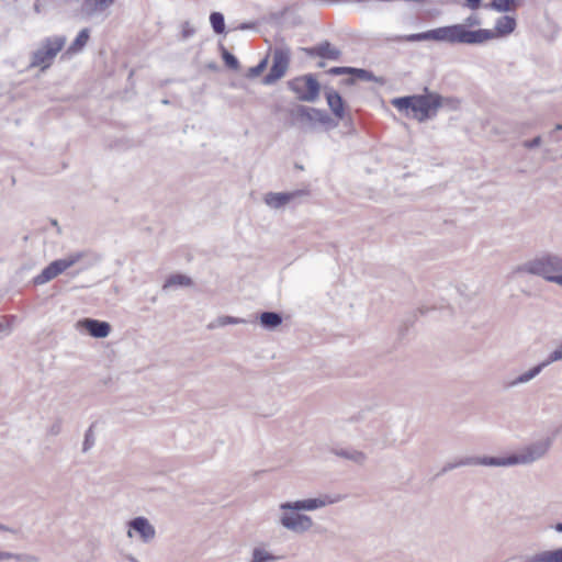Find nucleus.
<instances>
[{"mask_svg": "<svg viewBox=\"0 0 562 562\" xmlns=\"http://www.w3.org/2000/svg\"><path fill=\"white\" fill-rule=\"evenodd\" d=\"M542 143V138L541 136H536L531 139H526L522 142V146L527 149H533V148H537L541 145Z\"/></svg>", "mask_w": 562, "mask_h": 562, "instance_id": "obj_37", "label": "nucleus"}, {"mask_svg": "<svg viewBox=\"0 0 562 562\" xmlns=\"http://www.w3.org/2000/svg\"><path fill=\"white\" fill-rule=\"evenodd\" d=\"M480 24H481V19L476 14H471L470 16H468L465 19V23L463 25L465 26V29H468V26H474V25H480Z\"/></svg>", "mask_w": 562, "mask_h": 562, "instance_id": "obj_40", "label": "nucleus"}, {"mask_svg": "<svg viewBox=\"0 0 562 562\" xmlns=\"http://www.w3.org/2000/svg\"><path fill=\"white\" fill-rule=\"evenodd\" d=\"M288 88L294 92L296 99L302 102H315L322 89L321 83L313 74L297 76L289 80Z\"/></svg>", "mask_w": 562, "mask_h": 562, "instance_id": "obj_7", "label": "nucleus"}, {"mask_svg": "<svg viewBox=\"0 0 562 562\" xmlns=\"http://www.w3.org/2000/svg\"><path fill=\"white\" fill-rule=\"evenodd\" d=\"M562 131V124H557L554 130H552L549 134V137L553 142H560V137L557 135V132Z\"/></svg>", "mask_w": 562, "mask_h": 562, "instance_id": "obj_41", "label": "nucleus"}, {"mask_svg": "<svg viewBox=\"0 0 562 562\" xmlns=\"http://www.w3.org/2000/svg\"><path fill=\"white\" fill-rule=\"evenodd\" d=\"M128 527L127 536L131 538L133 536L132 531H135L139 535V538L144 543L150 542L156 536L154 526L147 518L142 516L131 519L128 521Z\"/></svg>", "mask_w": 562, "mask_h": 562, "instance_id": "obj_14", "label": "nucleus"}, {"mask_svg": "<svg viewBox=\"0 0 562 562\" xmlns=\"http://www.w3.org/2000/svg\"><path fill=\"white\" fill-rule=\"evenodd\" d=\"M336 499L325 496L324 498H307L295 502H285L280 505V509H294V510H314L327 504L335 503Z\"/></svg>", "mask_w": 562, "mask_h": 562, "instance_id": "obj_17", "label": "nucleus"}, {"mask_svg": "<svg viewBox=\"0 0 562 562\" xmlns=\"http://www.w3.org/2000/svg\"><path fill=\"white\" fill-rule=\"evenodd\" d=\"M325 97L331 113L338 120H344L346 116V102L340 93L334 89H326Z\"/></svg>", "mask_w": 562, "mask_h": 562, "instance_id": "obj_20", "label": "nucleus"}, {"mask_svg": "<svg viewBox=\"0 0 562 562\" xmlns=\"http://www.w3.org/2000/svg\"><path fill=\"white\" fill-rule=\"evenodd\" d=\"M65 44L66 36L64 35L44 38L40 47L31 54L30 67H38L42 72L46 71L52 66L57 54L64 48Z\"/></svg>", "mask_w": 562, "mask_h": 562, "instance_id": "obj_6", "label": "nucleus"}, {"mask_svg": "<svg viewBox=\"0 0 562 562\" xmlns=\"http://www.w3.org/2000/svg\"><path fill=\"white\" fill-rule=\"evenodd\" d=\"M490 460H493V457H463L453 462H447L441 470L436 474V477L453 470L459 467L465 465H486L494 467V463H491Z\"/></svg>", "mask_w": 562, "mask_h": 562, "instance_id": "obj_18", "label": "nucleus"}, {"mask_svg": "<svg viewBox=\"0 0 562 562\" xmlns=\"http://www.w3.org/2000/svg\"><path fill=\"white\" fill-rule=\"evenodd\" d=\"M127 559H128V561H131V562H138V561H137L134 557H132V555L127 557Z\"/></svg>", "mask_w": 562, "mask_h": 562, "instance_id": "obj_48", "label": "nucleus"}, {"mask_svg": "<svg viewBox=\"0 0 562 562\" xmlns=\"http://www.w3.org/2000/svg\"><path fill=\"white\" fill-rule=\"evenodd\" d=\"M516 0H492L488 8L498 12H509L515 10Z\"/></svg>", "mask_w": 562, "mask_h": 562, "instance_id": "obj_28", "label": "nucleus"}, {"mask_svg": "<svg viewBox=\"0 0 562 562\" xmlns=\"http://www.w3.org/2000/svg\"><path fill=\"white\" fill-rule=\"evenodd\" d=\"M560 360H562V342L548 356L544 361L535 366L527 372L518 375L509 385L526 383L537 376L547 366Z\"/></svg>", "mask_w": 562, "mask_h": 562, "instance_id": "obj_12", "label": "nucleus"}, {"mask_svg": "<svg viewBox=\"0 0 562 562\" xmlns=\"http://www.w3.org/2000/svg\"><path fill=\"white\" fill-rule=\"evenodd\" d=\"M88 256H89L88 252L78 251V252L68 255L65 258L52 261L48 266H46L42 270V272L40 274H37L34 278V280H33L34 284L40 285V284H44V283L53 280L54 278H56L57 276L63 273L68 268L75 266L76 263L81 262L82 259H85Z\"/></svg>", "mask_w": 562, "mask_h": 562, "instance_id": "obj_8", "label": "nucleus"}, {"mask_svg": "<svg viewBox=\"0 0 562 562\" xmlns=\"http://www.w3.org/2000/svg\"><path fill=\"white\" fill-rule=\"evenodd\" d=\"M554 529H555L558 532H562V522H558V524H555Z\"/></svg>", "mask_w": 562, "mask_h": 562, "instance_id": "obj_46", "label": "nucleus"}, {"mask_svg": "<svg viewBox=\"0 0 562 562\" xmlns=\"http://www.w3.org/2000/svg\"><path fill=\"white\" fill-rule=\"evenodd\" d=\"M274 560H277V557L262 548H255L252 551L251 562H270Z\"/></svg>", "mask_w": 562, "mask_h": 562, "instance_id": "obj_31", "label": "nucleus"}, {"mask_svg": "<svg viewBox=\"0 0 562 562\" xmlns=\"http://www.w3.org/2000/svg\"><path fill=\"white\" fill-rule=\"evenodd\" d=\"M303 50L310 57H321L329 60H339L341 57V50L333 46L328 41H323L312 47H305Z\"/></svg>", "mask_w": 562, "mask_h": 562, "instance_id": "obj_16", "label": "nucleus"}, {"mask_svg": "<svg viewBox=\"0 0 562 562\" xmlns=\"http://www.w3.org/2000/svg\"><path fill=\"white\" fill-rule=\"evenodd\" d=\"M333 452L340 458L350 460L357 464H363L367 460V456L356 449H333Z\"/></svg>", "mask_w": 562, "mask_h": 562, "instance_id": "obj_25", "label": "nucleus"}, {"mask_svg": "<svg viewBox=\"0 0 562 562\" xmlns=\"http://www.w3.org/2000/svg\"><path fill=\"white\" fill-rule=\"evenodd\" d=\"M244 322L245 321L241 318L225 315V316L217 317L214 323H211L209 325V328L222 327V326H226V325H235V324H240Z\"/></svg>", "mask_w": 562, "mask_h": 562, "instance_id": "obj_30", "label": "nucleus"}, {"mask_svg": "<svg viewBox=\"0 0 562 562\" xmlns=\"http://www.w3.org/2000/svg\"><path fill=\"white\" fill-rule=\"evenodd\" d=\"M10 559H15V560H18L20 562H32V561H35V558L30 557V555L0 551V562L3 561V560H10Z\"/></svg>", "mask_w": 562, "mask_h": 562, "instance_id": "obj_34", "label": "nucleus"}, {"mask_svg": "<svg viewBox=\"0 0 562 562\" xmlns=\"http://www.w3.org/2000/svg\"><path fill=\"white\" fill-rule=\"evenodd\" d=\"M516 19L510 15H503L497 19L494 30L479 29V30H470L472 33L479 34L477 40L471 42H463V44L468 45H477L483 44L490 40L496 37H504L513 33L516 29Z\"/></svg>", "mask_w": 562, "mask_h": 562, "instance_id": "obj_9", "label": "nucleus"}, {"mask_svg": "<svg viewBox=\"0 0 562 562\" xmlns=\"http://www.w3.org/2000/svg\"><path fill=\"white\" fill-rule=\"evenodd\" d=\"M391 103L401 112H413V117L419 122H425L437 115L440 108H443V97L437 92H431L426 87L424 93L412 94L395 98Z\"/></svg>", "mask_w": 562, "mask_h": 562, "instance_id": "obj_1", "label": "nucleus"}, {"mask_svg": "<svg viewBox=\"0 0 562 562\" xmlns=\"http://www.w3.org/2000/svg\"><path fill=\"white\" fill-rule=\"evenodd\" d=\"M282 510L283 513L280 517L281 526L294 533H304L308 531L314 525L313 519L305 514H301L300 510Z\"/></svg>", "mask_w": 562, "mask_h": 562, "instance_id": "obj_11", "label": "nucleus"}, {"mask_svg": "<svg viewBox=\"0 0 562 562\" xmlns=\"http://www.w3.org/2000/svg\"><path fill=\"white\" fill-rule=\"evenodd\" d=\"M267 66H268V56L262 58L256 66L250 67L246 74V77L252 79V78L260 76L266 70Z\"/></svg>", "mask_w": 562, "mask_h": 562, "instance_id": "obj_32", "label": "nucleus"}, {"mask_svg": "<svg viewBox=\"0 0 562 562\" xmlns=\"http://www.w3.org/2000/svg\"><path fill=\"white\" fill-rule=\"evenodd\" d=\"M459 104H460V102H459V100H458V99H456V98H449V97H448V98H445V97H443V106H447V108H449V109H451V110H456V109H458V108H459Z\"/></svg>", "mask_w": 562, "mask_h": 562, "instance_id": "obj_39", "label": "nucleus"}, {"mask_svg": "<svg viewBox=\"0 0 562 562\" xmlns=\"http://www.w3.org/2000/svg\"><path fill=\"white\" fill-rule=\"evenodd\" d=\"M192 279L186 274H181V273H173V274H170L165 284H164V288H168V286H190L192 285Z\"/></svg>", "mask_w": 562, "mask_h": 562, "instance_id": "obj_26", "label": "nucleus"}, {"mask_svg": "<svg viewBox=\"0 0 562 562\" xmlns=\"http://www.w3.org/2000/svg\"><path fill=\"white\" fill-rule=\"evenodd\" d=\"M89 40H90V30L88 27H85L78 33L76 38L68 46L66 54L75 55V54L80 53L86 47Z\"/></svg>", "mask_w": 562, "mask_h": 562, "instance_id": "obj_23", "label": "nucleus"}, {"mask_svg": "<svg viewBox=\"0 0 562 562\" xmlns=\"http://www.w3.org/2000/svg\"><path fill=\"white\" fill-rule=\"evenodd\" d=\"M0 530L1 531H9V532H15L13 529L9 528L8 526L0 524Z\"/></svg>", "mask_w": 562, "mask_h": 562, "instance_id": "obj_45", "label": "nucleus"}, {"mask_svg": "<svg viewBox=\"0 0 562 562\" xmlns=\"http://www.w3.org/2000/svg\"><path fill=\"white\" fill-rule=\"evenodd\" d=\"M255 25L254 23H249V22H246V23H241L238 29L239 30H250L252 29Z\"/></svg>", "mask_w": 562, "mask_h": 562, "instance_id": "obj_44", "label": "nucleus"}, {"mask_svg": "<svg viewBox=\"0 0 562 562\" xmlns=\"http://www.w3.org/2000/svg\"><path fill=\"white\" fill-rule=\"evenodd\" d=\"M289 116L293 124H300L301 127H315L316 123L326 126L327 130L335 128L338 122L335 121L325 110L296 104L289 111Z\"/></svg>", "mask_w": 562, "mask_h": 562, "instance_id": "obj_5", "label": "nucleus"}, {"mask_svg": "<svg viewBox=\"0 0 562 562\" xmlns=\"http://www.w3.org/2000/svg\"><path fill=\"white\" fill-rule=\"evenodd\" d=\"M479 34L470 32L464 25L453 24L428 30L422 33L409 35H395L385 38L386 42H422V41H436L447 42L449 44H463V42H471L477 40Z\"/></svg>", "mask_w": 562, "mask_h": 562, "instance_id": "obj_2", "label": "nucleus"}, {"mask_svg": "<svg viewBox=\"0 0 562 562\" xmlns=\"http://www.w3.org/2000/svg\"><path fill=\"white\" fill-rule=\"evenodd\" d=\"M194 34V29L189 26V23L186 22L184 27L182 30V37L188 38Z\"/></svg>", "mask_w": 562, "mask_h": 562, "instance_id": "obj_42", "label": "nucleus"}, {"mask_svg": "<svg viewBox=\"0 0 562 562\" xmlns=\"http://www.w3.org/2000/svg\"><path fill=\"white\" fill-rule=\"evenodd\" d=\"M465 3L470 9L476 10L481 7L482 0H465Z\"/></svg>", "mask_w": 562, "mask_h": 562, "instance_id": "obj_43", "label": "nucleus"}, {"mask_svg": "<svg viewBox=\"0 0 562 562\" xmlns=\"http://www.w3.org/2000/svg\"><path fill=\"white\" fill-rule=\"evenodd\" d=\"M317 66H318V67H324V66H325V63H324V61H321V63H318V65H317Z\"/></svg>", "mask_w": 562, "mask_h": 562, "instance_id": "obj_49", "label": "nucleus"}, {"mask_svg": "<svg viewBox=\"0 0 562 562\" xmlns=\"http://www.w3.org/2000/svg\"><path fill=\"white\" fill-rule=\"evenodd\" d=\"M327 72L331 76L349 75V66H335L331 67Z\"/></svg>", "mask_w": 562, "mask_h": 562, "instance_id": "obj_38", "label": "nucleus"}, {"mask_svg": "<svg viewBox=\"0 0 562 562\" xmlns=\"http://www.w3.org/2000/svg\"><path fill=\"white\" fill-rule=\"evenodd\" d=\"M218 48L225 66L231 70L237 71L240 67L237 57L229 53L223 44H220Z\"/></svg>", "mask_w": 562, "mask_h": 562, "instance_id": "obj_27", "label": "nucleus"}, {"mask_svg": "<svg viewBox=\"0 0 562 562\" xmlns=\"http://www.w3.org/2000/svg\"><path fill=\"white\" fill-rule=\"evenodd\" d=\"M515 272L541 277L562 286V257L546 252L517 266Z\"/></svg>", "mask_w": 562, "mask_h": 562, "instance_id": "obj_3", "label": "nucleus"}, {"mask_svg": "<svg viewBox=\"0 0 562 562\" xmlns=\"http://www.w3.org/2000/svg\"><path fill=\"white\" fill-rule=\"evenodd\" d=\"M310 191L302 189L292 192H269L265 195V203L272 209H280L286 205L294 199L303 195H308Z\"/></svg>", "mask_w": 562, "mask_h": 562, "instance_id": "obj_15", "label": "nucleus"}, {"mask_svg": "<svg viewBox=\"0 0 562 562\" xmlns=\"http://www.w3.org/2000/svg\"><path fill=\"white\" fill-rule=\"evenodd\" d=\"M77 327L87 331L91 337L105 338L111 333V324L95 318H82L78 321Z\"/></svg>", "mask_w": 562, "mask_h": 562, "instance_id": "obj_13", "label": "nucleus"}, {"mask_svg": "<svg viewBox=\"0 0 562 562\" xmlns=\"http://www.w3.org/2000/svg\"><path fill=\"white\" fill-rule=\"evenodd\" d=\"M291 50L289 47H276L272 52V65L262 78L265 85H273L283 78L290 67Z\"/></svg>", "mask_w": 562, "mask_h": 562, "instance_id": "obj_10", "label": "nucleus"}, {"mask_svg": "<svg viewBox=\"0 0 562 562\" xmlns=\"http://www.w3.org/2000/svg\"><path fill=\"white\" fill-rule=\"evenodd\" d=\"M551 445L552 440L550 438L541 439L530 443L518 453H512L507 457H493V460H490V462L494 463V467L532 463L546 456Z\"/></svg>", "mask_w": 562, "mask_h": 562, "instance_id": "obj_4", "label": "nucleus"}, {"mask_svg": "<svg viewBox=\"0 0 562 562\" xmlns=\"http://www.w3.org/2000/svg\"><path fill=\"white\" fill-rule=\"evenodd\" d=\"M283 322L282 314L273 311H266L260 313L259 323L265 329H276Z\"/></svg>", "mask_w": 562, "mask_h": 562, "instance_id": "obj_22", "label": "nucleus"}, {"mask_svg": "<svg viewBox=\"0 0 562 562\" xmlns=\"http://www.w3.org/2000/svg\"><path fill=\"white\" fill-rule=\"evenodd\" d=\"M34 8H35V11H37V12L40 11V9H38V5H37V4H35V7H34Z\"/></svg>", "mask_w": 562, "mask_h": 562, "instance_id": "obj_50", "label": "nucleus"}, {"mask_svg": "<svg viewBox=\"0 0 562 562\" xmlns=\"http://www.w3.org/2000/svg\"><path fill=\"white\" fill-rule=\"evenodd\" d=\"M61 428H63V419L61 418H56L54 420V423L47 429V434L49 436H57V435H59L61 432Z\"/></svg>", "mask_w": 562, "mask_h": 562, "instance_id": "obj_36", "label": "nucleus"}, {"mask_svg": "<svg viewBox=\"0 0 562 562\" xmlns=\"http://www.w3.org/2000/svg\"><path fill=\"white\" fill-rule=\"evenodd\" d=\"M115 0H83L82 10L88 14L92 15L95 12H103L109 9Z\"/></svg>", "mask_w": 562, "mask_h": 562, "instance_id": "obj_24", "label": "nucleus"}, {"mask_svg": "<svg viewBox=\"0 0 562 562\" xmlns=\"http://www.w3.org/2000/svg\"><path fill=\"white\" fill-rule=\"evenodd\" d=\"M349 78L342 80V83L346 86H352L357 80L374 81L380 85L385 83V79L383 77H376L371 70L363 68L349 67Z\"/></svg>", "mask_w": 562, "mask_h": 562, "instance_id": "obj_19", "label": "nucleus"}, {"mask_svg": "<svg viewBox=\"0 0 562 562\" xmlns=\"http://www.w3.org/2000/svg\"><path fill=\"white\" fill-rule=\"evenodd\" d=\"M94 423L89 427V429L85 434L83 447L82 451H88L94 445V435H93Z\"/></svg>", "mask_w": 562, "mask_h": 562, "instance_id": "obj_35", "label": "nucleus"}, {"mask_svg": "<svg viewBox=\"0 0 562 562\" xmlns=\"http://www.w3.org/2000/svg\"><path fill=\"white\" fill-rule=\"evenodd\" d=\"M524 562H562V547L526 557Z\"/></svg>", "mask_w": 562, "mask_h": 562, "instance_id": "obj_21", "label": "nucleus"}, {"mask_svg": "<svg viewBox=\"0 0 562 562\" xmlns=\"http://www.w3.org/2000/svg\"><path fill=\"white\" fill-rule=\"evenodd\" d=\"M16 321L15 315H3L0 317V334L9 335L12 330L13 324Z\"/></svg>", "mask_w": 562, "mask_h": 562, "instance_id": "obj_33", "label": "nucleus"}, {"mask_svg": "<svg viewBox=\"0 0 562 562\" xmlns=\"http://www.w3.org/2000/svg\"><path fill=\"white\" fill-rule=\"evenodd\" d=\"M345 124H346L347 126H350V128H352V130H353V122H352V119H351L350 116H349V122H345Z\"/></svg>", "mask_w": 562, "mask_h": 562, "instance_id": "obj_47", "label": "nucleus"}, {"mask_svg": "<svg viewBox=\"0 0 562 562\" xmlns=\"http://www.w3.org/2000/svg\"><path fill=\"white\" fill-rule=\"evenodd\" d=\"M210 23L214 33L223 34L225 32V19L221 12H212L210 15Z\"/></svg>", "mask_w": 562, "mask_h": 562, "instance_id": "obj_29", "label": "nucleus"}]
</instances>
